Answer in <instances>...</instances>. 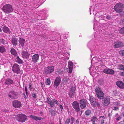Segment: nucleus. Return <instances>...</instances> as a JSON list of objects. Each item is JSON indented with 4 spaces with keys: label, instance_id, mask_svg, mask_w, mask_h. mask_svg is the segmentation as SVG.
Instances as JSON below:
<instances>
[{
    "label": "nucleus",
    "instance_id": "32",
    "mask_svg": "<svg viewBox=\"0 0 124 124\" xmlns=\"http://www.w3.org/2000/svg\"><path fill=\"white\" fill-rule=\"evenodd\" d=\"M16 62L20 64H21L22 63V60L20 59L19 56H18L16 59Z\"/></svg>",
    "mask_w": 124,
    "mask_h": 124
},
{
    "label": "nucleus",
    "instance_id": "47",
    "mask_svg": "<svg viewBox=\"0 0 124 124\" xmlns=\"http://www.w3.org/2000/svg\"><path fill=\"white\" fill-rule=\"evenodd\" d=\"M60 108L61 111H62V109L63 108V106L61 105H60Z\"/></svg>",
    "mask_w": 124,
    "mask_h": 124
},
{
    "label": "nucleus",
    "instance_id": "58",
    "mask_svg": "<svg viewBox=\"0 0 124 124\" xmlns=\"http://www.w3.org/2000/svg\"><path fill=\"white\" fill-rule=\"evenodd\" d=\"M91 68L90 67L89 68V69L90 70V69H91Z\"/></svg>",
    "mask_w": 124,
    "mask_h": 124
},
{
    "label": "nucleus",
    "instance_id": "30",
    "mask_svg": "<svg viewBox=\"0 0 124 124\" xmlns=\"http://www.w3.org/2000/svg\"><path fill=\"white\" fill-rule=\"evenodd\" d=\"M5 83L7 84L10 85L14 83L13 81L11 79H8L5 81Z\"/></svg>",
    "mask_w": 124,
    "mask_h": 124
},
{
    "label": "nucleus",
    "instance_id": "61",
    "mask_svg": "<svg viewBox=\"0 0 124 124\" xmlns=\"http://www.w3.org/2000/svg\"><path fill=\"white\" fill-rule=\"evenodd\" d=\"M123 116L124 117V113L123 114Z\"/></svg>",
    "mask_w": 124,
    "mask_h": 124
},
{
    "label": "nucleus",
    "instance_id": "63",
    "mask_svg": "<svg viewBox=\"0 0 124 124\" xmlns=\"http://www.w3.org/2000/svg\"><path fill=\"white\" fill-rule=\"evenodd\" d=\"M94 6L93 5V6L92 7H94Z\"/></svg>",
    "mask_w": 124,
    "mask_h": 124
},
{
    "label": "nucleus",
    "instance_id": "55",
    "mask_svg": "<svg viewBox=\"0 0 124 124\" xmlns=\"http://www.w3.org/2000/svg\"><path fill=\"white\" fill-rule=\"evenodd\" d=\"M71 120L72 122H73V121L74 120V118L73 117H72L71 118Z\"/></svg>",
    "mask_w": 124,
    "mask_h": 124
},
{
    "label": "nucleus",
    "instance_id": "17",
    "mask_svg": "<svg viewBox=\"0 0 124 124\" xmlns=\"http://www.w3.org/2000/svg\"><path fill=\"white\" fill-rule=\"evenodd\" d=\"M87 102L84 99H81L80 101V107L82 109L86 107Z\"/></svg>",
    "mask_w": 124,
    "mask_h": 124
},
{
    "label": "nucleus",
    "instance_id": "9",
    "mask_svg": "<svg viewBox=\"0 0 124 124\" xmlns=\"http://www.w3.org/2000/svg\"><path fill=\"white\" fill-rule=\"evenodd\" d=\"M54 67L52 65L49 66L46 68L45 70L46 73L47 74H50L54 70Z\"/></svg>",
    "mask_w": 124,
    "mask_h": 124
},
{
    "label": "nucleus",
    "instance_id": "46",
    "mask_svg": "<svg viewBox=\"0 0 124 124\" xmlns=\"http://www.w3.org/2000/svg\"><path fill=\"white\" fill-rule=\"evenodd\" d=\"M114 109L115 110H117L119 109V108L118 107H114Z\"/></svg>",
    "mask_w": 124,
    "mask_h": 124
},
{
    "label": "nucleus",
    "instance_id": "5",
    "mask_svg": "<svg viewBox=\"0 0 124 124\" xmlns=\"http://www.w3.org/2000/svg\"><path fill=\"white\" fill-rule=\"evenodd\" d=\"M47 102L48 104H50L51 107H53L54 106V104L57 105L59 104V102L56 100L53 99L51 100L49 97H47Z\"/></svg>",
    "mask_w": 124,
    "mask_h": 124
},
{
    "label": "nucleus",
    "instance_id": "64",
    "mask_svg": "<svg viewBox=\"0 0 124 124\" xmlns=\"http://www.w3.org/2000/svg\"><path fill=\"white\" fill-rule=\"evenodd\" d=\"M123 81H124V79H123Z\"/></svg>",
    "mask_w": 124,
    "mask_h": 124
},
{
    "label": "nucleus",
    "instance_id": "13",
    "mask_svg": "<svg viewBox=\"0 0 124 124\" xmlns=\"http://www.w3.org/2000/svg\"><path fill=\"white\" fill-rule=\"evenodd\" d=\"M12 104L14 107L15 108H20L21 107V104L19 101L15 100L12 102Z\"/></svg>",
    "mask_w": 124,
    "mask_h": 124
},
{
    "label": "nucleus",
    "instance_id": "35",
    "mask_svg": "<svg viewBox=\"0 0 124 124\" xmlns=\"http://www.w3.org/2000/svg\"><path fill=\"white\" fill-rule=\"evenodd\" d=\"M57 72L59 74H62L63 72V70L60 69H58L57 70Z\"/></svg>",
    "mask_w": 124,
    "mask_h": 124
},
{
    "label": "nucleus",
    "instance_id": "19",
    "mask_svg": "<svg viewBox=\"0 0 124 124\" xmlns=\"http://www.w3.org/2000/svg\"><path fill=\"white\" fill-rule=\"evenodd\" d=\"M103 71L104 73L111 74H113L114 73V71L113 70L111 69L107 68L104 69Z\"/></svg>",
    "mask_w": 124,
    "mask_h": 124
},
{
    "label": "nucleus",
    "instance_id": "53",
    "mask_svg": "<svg viewBox=\"0 0 124 124\" xmlns=\"http://www.w3.org/2000/svg\"><path fill=\"white\" fill-rule=\"evenodd\" d=\"M120 119H121V117H118L117 118V119H116V120H117V121H119V120H120Z\"/></svg>",
    "mask_w": 124,
    "mask_h": 124
},
{
    "label": "nucleus",
    "instance_id": "20",
    "mask_svg": "<svg viewBox=\"0 0 124 124\" xmlns=\"http://www.w3.org/2000/svg\"><path fill=\"white\" fill-rule=\"evenodd\" d=\"M22 57L24 58H29L30 54L27 51H23L21 53Z\"/></svg>",
    "mask_w": 124,
    "mask_h": 124
},
{
    "label": "nucleus",
    "instance_id": "34",
    "mask_svg": "<svg viewBox=\"0 0 124 124\" xmlns=\"http://www.w3.org/2000/svg\"><path fill=\"white\" fill-rule=\"evenodd\" d=\"M69 80L70 79L69 78L67 77H66L63 79V83H67L69 82Z\"/></svg>",
    "mask_w": 124,
    "mask_h": 124
},
{
    "label": "nucleus",
    "instance_id": "44",
    "mask_svg": "<svg viewBox=\"0 0 124 124\" xmlns=\"http://www.w3.org/2000/svg\"><path fill=\"white\" fill-rule=\"evenodd\" d=\"M106 18L107 19H110V16H106L105 18Z\"/></svg>",
    "mask_w": 124,
    "mask_h": 124
},
{
    "label": "nucleus",
    "instance_id": "7",
    "mask_svg": "<svg viewBox=\"0 0 124 124\" xmlns=\"http://www.w3.org/2000/svg\"><path fill=\"white\" fill-rule=\"evenodd\" d=\"M95 8H94V9L93 8H90V10L91 11V10L92 11H93V13L94 15L96 14V16H95V20H97V18L98 17H99V18H103L105 19L106 16L101 15V16H99V13H97V11H96V10H97V9H95Z\"/></svg>",
    "mask_w": 124,
    "mask_h": 124
},
{
    "label": "nucleus",
    "instance_id": "54",
    "mask_svg": "<svg viewBox=\"0 0 124 124\" xmlns=\"http://www.w3.org/2000/svg\"><path fill=\"white\" fill-rule=\"evenodd\" d=\"M25 91L26 92V93L27 94V87L26 86L25 87Z\"/></svg>",
    "mask_w": 124,
    "mask_h": 124
},
{
    "label": "nucleus",
    "instance_id": "29",
    "mask_svg": "<svg viewBox=\"0 0 124 124\" xmlns=\"http://www.w3.org/2000/svg\"><path fill=\"white\" fill-rule=\"evenodd\" d=\"M6 51L5 47L2 46H0V52L3 53Z\"/></svg>",
    "mask_w": 124,
    "mask_h": 124
},
{
    "label": "nucleus",
    "instance_id": "11",
    "mask_svg": "<svg viewBox=\"0 0 124 124\" xmlns=\"http://www.w3.org/2000/svg\"><path fill=\"white\" fill-rule=\"evenodd\" d=\"M93 26V29L95 31L101 30L102 24L99 23L98 21L95 22Z\"/></svg>",
    "mask_w": 124,
    "mask_h": 124
},
{
    "label": "nucleus",
    "instance_id": "4",
    "mask_svg": "<svg viewBox=\"0 0 124 124\" xmlns=\"http://www.w3.org/2000/svg\"><path fill=\"white\" fill-rule=\"evenodd\" d=\"M3 10L6 13H9L12 12L13 10L12 6L9 4H7L4 6Z\"/></svg>",
    "mask_w": 124,
    "mask_h": 124
},
{
    "label": "nucleus",
    "instance_id": "27",
    "mask_svg": "<svg viewBox=\"0 0 124 124\" xmlns=\"http://www.w3.org/2000/svg\"><path fill=\"white\" fill-rule=\"evenodd\" d=\"M91 120L93 124H97L98 123V119L95 116H93Z\"/></svg>",
    "mask_w": 124,
    "mask_h": 124
},
{
    "label": "nucleus",
    "instance_id": "18",
    "mask_svg": "<svg viewBox=\"0 0 124 124\" xmlns=\"http://www.w3.org/2000/svg\"><path fill=\"white\" fill-rule=\"evenodd\" d=\"M39 58V55L38 54H34L32 57V61L34 63H36L38 60Z\"/></svg>",
    "mask_w": 124,
    "mask_h": 124
},
{
    "label": "nucleus",
    "instance_id": "36",
    "mask_svg": "<svg viewBox=\"0 0 124 124\" xmlns=\"http://www.w3.org/2000/svg\"><path fill=\"white\" fill-rule=\"evenodd\" d=\"M118 68L122 70H124V66L120 65L118 66Z\"/></svg>",
    "mask_w": 124,
    "mask_h": 124
},
{
    "label": "nucleus",
    "instance_id": "14",
    "mask_svg": "<svg viewBox=\"0 0 124 124\" xmlns=\"http://www.w3.org/2000/svg\"><path fill=\"white\" fill-rule=\"evenodd\" d=\"M61 81V78L59 77H57L56 78L54 83V86L55 88H57L59 85Z\"/></svg>",
    "mask_w": 124,
    "mask_h": 124
},
{
    "label": "nucleus",
    "instance_id": "42",
    "mask_svg": "<svg viewBox=\"0 0 124 124\" xmlns=\"http://www.w3.org/2000/svg\"><path fill=\"white\" fill-rule=\"evenodd\" d=\"M114 93L115 95H118V92L116 90H115L113 92Z\"/></svg>",
    "mask_w": 124,
    "mask_h": 124
},
{
    "label": "nucleus",
    "instance_id": "33",
    "mask_svg": "<svg viewBox=\"0 0 124 124\" xmlns=\"http://www.w3.org/2000/svg\"><path fill=\"white\" fill-rule=\"evenodd\" d=\"M3 31L4 32L6 33H8L9 31V29L6 26H4L3 27Z\"/></svg>",
    "mask_w": 124,
    "mask_h": 124
},
{
    "label": "nucleus",
    "instance_id": "45",
    "mask_svg": "<svg viewBox=\"0 0 124 124\" xmlns=\"http://www.w3.org/2000/svg\"><path fill=\"white\" fill-rule=\"evenodd\" d=\"M32 96L33 98H36V95L34 93H32Z\"/></svg>",
    "mask_w": 124,
    "mask_h": 124
},
{
    "label": "nucleus",
    "instance_id": "15",
    "mask_svg": "<svg viewBox=\"0 0 124 124\" xmlns=\"http://www.w3.org/2000/svg\"><path fill=\"white\" fill-rule=\"evenodd\" d=\"M17 95V93L16 92L13 91H10L8 94V96L12 99L16 98V96Z\"/></svg>",
    "mask_w": 124,
    "mask_h": 124
},
{
    "label": "nucleus",
    "instance_id": "2",
    "mask_svg": "<svg viewBox=\"0 0 124 124\" xmlns=\"http://www.w3.org/2000/svg\"><path fill=\"white\" fill-rule=\"evenodd\" d=\"M89 100L90 101L91 105L94 107H95L97 105L99 106L100 103L97 101L96 100L93 96H90Z\"/></svg>",
    "mask_w": 124,
    "mask_h": 124
},
{
    "label": "nucleus",
    "instance_id": "51",
    "mask_svg": "<svg viewBox=\"0 0 124 124\" xmlns=\"http://www.w3.org/2000/svg\"><path fill=\"white\" fill-rule=\"evenodd\" d=\"M2 111L4 112H8V110H6V109H3V110H2Z\"/></svg>",
    "mask_w": 124,
    "mask_h": 124
},
{
    "label": "nucleus",
    "instance_id": "22",
    "mask_svg": "<svg viewBox=\"0 0 124 124\" xmlns=\"http://www.w3.org/2000/svg\"><path fill=\"white\" fill-rule=\"evenodd\" d=\"M116 84L117 86L121 89H123L124 88V84L120 81H117Z\"/></svg>",
    "mask_w": 124,
    "mask_h": 124
},
{
    "label": "nucleus",
    "instance_id": "6",
    "mask_svg": "<svg viewBox=\"0 0 124 124\" xmlns=\"http://www.w3.org/2000/svg\"><path fill=\"white\" fill-rule=\"evenodd\" d=\"M16 118L18 121L23 122H24L26 120L27 117L23 114H20L17 115Z\"/></svg>",
    "mask_w": 124,
    "mask_h": 124
},
{
    "label": "nucleus",
    "instance_id": "41",
    "mask_svg": "<svg viewBox=\"0 0 124 124\" xmlns=\"http://www.w3.org/2000/svg\"><path fill=\"white\" fill-rule=\"evenodd\" d=\"M70 122V118H67L65 122V124H68Z\"/></svg>",
    "mask_w": 124,
    "mask_h": 124
},
{
    "label": "nucleus",
    "instance_id": "60",
    "mask_svg": "<svg viewBox=\"0 0 124 124\" xmlns=\"http://www.w3.org/2000/svg\"><path fill=\"white\" fill-rule=\"evenodd\" d=\"M123 76H124V73H123Z\"/></svg>",
    "mask_w": 124,
    "mask_h": 124
},
{
    "label": "nucleus",
    "instance_id": "16",
    "mask_svg": "<svg viewBox=\"0 0 124 124\" xmlns=\"http://www.w3.org/2000/svg\"><path fill=\"white\" fill-rule=\"evenodd\" d=\"M102 101V103L104 105H108L110 103V99L108 97H106Z\"/></svg>",
    "mask_w": 124,
    "mask_h": 124
},
{
    "label": "nucleus",
    "instance_id": "37",
    "mask_svg": "<svg viewBox=\"0 0 124 124\" xmlns=\"http://www.w3.org/2000/svg\"><path fill=\"white\" fill-rule=\"evenodd\" d=\"M119 31L121 34H124V27L121 28Z\"/></svg>",
    "mask_w": 124,
    "mask_h": 124
},
{
    "label": "nucleus",
    "instance_id": "62",
    "mask_svg": "<svg viewBox=\"0 0 124 124\" xmlns=\"http://www.w3.org/2000/svg\"><path fill=\"white\" fill-rule=\"evenodd\" d=\"M73 124V122H72L71 123V124Z\"/></svg>",
    "mask_w": 124,
    "mask_h": 124
},
{
    "label": "nucleus",
    "instance_id": "25",
    "mask_svg": "<svg viewBox=\"0 0 124 124\" xmlns=\"http://www.w3.org/2000/svg\"><path fill=\"white\" fill-rule=\"evenodd\" d=\"M123 46V44L121 42H118L115 43L114 47L116 48H117L122 47Z\"/></svg>",
    "mask_w": 124,
    "mask_h": 124
},
{
    "label": "nucleus",
    "instance_id": "59",
    "mask_svg": "<svg viewBox=\"0 0 124 124\" xmlns=\"http://www.w3.org/2000/svg\"><path fill=\"white\" fill-rule=\"evenodd\" d=\"M81 114L82 112V111H81Z\"/></svg>",
    "mask_w": 124,
    "mask_h": 124
},
{
    "label": "nucleus",
    "instance_id": "21",
    "mask_svg": "<svg viewBox=\"0 0 124 124\" xmlns=\"http://www.w3.org/2000/svg\"><path fill=\"white\" fill-rule=\"evenodd\" d=\"M75 89L73 87H71L70 90L69 92V95L70 97L74 96L75 93Z\"/></svg>",
    "mask_w": 124,
    "mask_h": 124
},
{
    "label": "nucleus",
    "instance_id": "28",
    "mask_svg": "<svg viewBox=\"0 0 124 124\" xmlns=\"http://www.w3.org/2000/svg\"><path fill=\"white\" fill-rule=\"evenodd\" d=\"M10 52L14 56H16L17 53L15 49L12 48L10 50Z\"/></svg>",
    "mask_w": 124,
    "mask_h": 124
},
{
    "label": "nucleus",
    "instance_id": "48",
    "mask_svg": "<svg viewBox=\"0 0 124 124\" xmlns=\"http://www.w3.org/2000/svg\"><path fill=\"white\" fill-rule=\"evenodd\" d=\"M29 88L30 89H31L32 88V85L30 83H29Z\"/></svg>",
    "mask_w": 124,
    "mask_h": 124
},
{
    "label": "nucleus",
    "instance_id": "40",
    "mask_svg": "<svg viewBox=\"0 0 124 124\" xmlns=\"http://www.w3.org/2000/svg\"><path fill=\"white\" fill-rule=\"evenodd\" d=\"M119 53L120 54L124 56V50H120L119 51Z\"/></svg>",
    "mask_w": 124,
    "mask_h": 124
},
{
    "label": "nucleus",
    "instance_id": "49",
    "mask_svg": "<svg viewBox=\"0 0 124 124\" xmlns=\"http://www.w3.org/2000/svg\"><path fill=\"white\" fill-rule=\"evenodd\" d=\"M121 22L124 24V18L121 19Z\"/></svg>",
    "mask_w": 124,
    "mask_h": 124
},
{
    "label": "nucleus",
    "instance_id": "56",
    "mask_svg": "<svg viewBox=\"0 0 124 124\" xmlns=\"http://www.w3.org/2000/svg\"><path fill=\"white\" fill-rule=\"evenodd\" d=\"M41 86H42V85H43V84H42V83L41 82Z\"/></svg>",
    "mask_w": 124,
    "mask_h": 124
},
{
    "label": "nucleus",
    "instance_id": "3",
    "mask_svg": "<svg viewBox=\"0 0 124 124\" xmlns=\"http://www.w3.org/2000/svg\"><path fill=\"white\" fill-rule=\"evenodd\" d=\"M123 5L121 3H118L116 4L114 7L115 10L118 13L121 12L123 9Z\"/></svg>",
    "mask_w": 124,
    "mask_h": 124
},
{
    "label": "nucleus",
    "instance_id": "57",
    "mask_svg": "<svg viewBox=\"0 0 124 124\" xmlns=\"http://www.w3.org/2000/svg\"><path fill=\"white\" fill-rule=\"evenodd\" d=\"M1 31V29L0 28V32Z\"/></svg>",
    "mask_w": 124,
    "mask_h": 124
},
{
    "label": "nucleus",
    "instance_id": "50",
    "mask_svg": "<svg viewBox=\"0 0 124 124\" xmlns=\"http://www.w3.org/2000/svg\"><path fill=\"white\" fill-rule=\"evenodd\" d=\"M119 123L120 124H124V121H123L120 122Z\"/></svg>",
    "mask_w": 124,
    "mask_h": 124
},
{
    "label": "nucleus",
    "instance_id": "26",
    "mask_svg": "<svg viewBox=\"0 0 124 124\" xmlns=\"http://www.w3.org/2000/svg\"><path fill=\"white\" fill-rule=\"evenodd\" d=\"M25 41V40L23 38H19V42L22 46L23 47L24 46Z\"/></svg>",
    "mask_w": 124,
    "mask_h": 124
},
{
    "label": "nucleus",
    "instance_id": "31",
    "mask_svg": "<svg viewBox=\"0 0 124 124\" xmlns=\"http://www.w3.org/2000/svg\"><path fill=\"white\" fill-rule=\"evenodd\" d=\"M101 121V124H103L104 123V121L105 120V118L103 116H101L99 117Z\"/></svg>",
    "mask_w": 124,
    "mask_h": 124
},
{
    "label": "nucleus",
    "instance_id": "23",
    "mask_svg": "<svg viewBox=\"0 0 124 124\" xmlns=\"http://www.w3.org/2000/svg\"><path fill=\"white\" fill-rule=\"evenodd\" d=\"M11 42L12 44L15 46H16L17 44V40L16 38L15 37L12 38Z\"/></svg>",
    "mask_w": 124,
    "mask_h": 124
},
{
    "label": "nucleus",
    "instance_id": "38",
    "mask_svg": "<svg viewBox=\"0 0 124 124\" xmlns=\"http://www.w3.org/2000/svg\"><path fill=\"white\" fill-rule=\"evenodd\" d=\"M46 84L47 85H49L51 83V81L49 79H47L46 82Z\"/></svg>",
    "mask_w": 124,
    "mask_h": 124
},
{
    "label": "nucleus",
    "instance_id": "24",
    "mask_svg": "<svg viewBox=\"0 0 124 124\" xmlns=\"http://www.w3.org/2000/svg\"><path fill=\"white\" fill-rule=\"evenodd\" d=\"M30 117L32 119L35 120L36 121L40 120L42 119V118L41 117L37 116L32 115H30Z\"/></svg>",
    "mask_w": 124,
    "mask_h": 124
},
{
    "label": "nucleus",
    "instance_id": "10",
    "mask_svg": "<svg viewBox=\"0 0 124 124\" xmlns=\"http://www.w3.org/2000/svg\"><path fill=\"white\" fill-rule=\"evenodd\" d=\"M73 64L71 61H69L68 63V68L69 69V71L68 72L69 75V77H71V76L70 74H71L72 72L73 68Z\"/></svg>",
    "mask_w": 124,
    "mask_h": 124
},
{
    "label": "nucleus",
    "instance_id": "43",
    "mask_svg": "<svg viewBox=\"0 0 124 124\" xmlns=\"http://www.w3.org/2000/svg\"><path fill=\"white\" fill-rule=\"evenodd\" d=\"M94 60H96V58L95 57H93V59L92 60H91V63H95V62H94Z\"/></svg>",
    "mask_w": 124,
    "mask_h": 124
},
{
    "label": "nucleus",
    "instance_id": "52",
    "mask_svg": "<svg viewBox=\"0 0 124 124\" xmlns=\"http://www.w3.org/2000/svg\"><path fill=\"white\" fill-rule=\"evenodd\" d=\"M102 18H99V17H98L97 18V20H96V21L99 20H101L102 19Z\"/></svg>",
    "mask_w": 124,
    "mask_h": 124
},
{
    "label": "nucleus",
    "instance_id": "1",
    "mask_svg": "<svg viewBox=\"0 0 124 124\" xmlns=\"http://www.w3.org/2000/svg\"><path fill=\"white\" fill-rule=\"evenodd\" d=\"M97 97L101 99H102L104 96V94L101 89L100 87L96 88L95 90Z\"/></svg>",
    "mask_w": 124,
    "mask_h": 124
},
{
    "label": "nucleus",
    "instance_id": "8",
    "mask_svg": "<svg viewBox=\"0 0 124 124\" xmlns=\"http://www.w3.org/2000/svg\"><path fill=\"white\" fill-rule=\"evenodd\" d=\"M72 106L75 110L77 112H78L80 110L79 103L77 101H74L72 103Z\"/></svg>",
    "mask_w": 124,
    "mask_h": 124
},
{
    "label": "nucleus",
    "instance_id": "39",
    "mask_svg": "<svg viewBox=\"0 0 124 124\" xmlns=\"http://www.w3.org/2000/svg\"><path fill=\"white\" fill-rule=\"evenodd\" d=\"M91 113V111L89 109L87 110L85 112L86 115H89Z\"/></svg>",
    "mask_w": 124,
    "mask_h": 124
},
{
    "label": "nucleus",
    "instance_id": "12",
    "mask_svg": "<svg viewBox=\"0 0 124 124\" xmlns=\"http://www.w3.org/2000/svg\"><path fill=\"white\" fill-rule=\"evenodd\" d=\"M12 70L14 72L17 74L20 71L19 65L16 64H14L12 67Z\"/></svg>",
    "mask_w": 124,
    "mask_h": 124
}]
</instances>
